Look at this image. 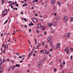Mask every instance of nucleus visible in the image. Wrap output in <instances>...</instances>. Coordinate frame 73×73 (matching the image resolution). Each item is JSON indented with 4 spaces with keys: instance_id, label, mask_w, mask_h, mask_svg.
Here are the masks:
<instances>
[{
    "instance_id": "nucleus-8",
    "label": "nucleus",
    "mask_w": 73,
    "mask_h": 73,
    "mask_svg": "<svg viewBox=\"0 0 73 73\" xmlns=\"http://www.w3.org/2000/svg\"><path fill=\"white\" fill-rule=\"evenodd\" d=\"M47 25L49 27H52V24L51 23H48Z\"/></svg>"
},
{
    "instance_id": "nucleus-21",
    "label": "nucleus",
    "mask_w": 73,
    "mask_h": 73,
    "mask_svg": "<svg viewBox=\"0 0 73 73\" xmlns=\"http://www.w3.org/2000/svg\"><path fill=\"white\" fill-rule=\"evenodd\" d=\"M73 20V17H72L70 19V21H72Z\"/></svg>"
},
{
    "instance_id": "nucleus-2",
    "label": "nucleus",
    "mask_w": 73,
    "mask_h": 73,
    "mask_svg": "<svg viewBox=\"0 0 73 73\" xmlns=\"http://www.w3.org/2000/svg\"><path fill=\"white\" fill-rule=\"evenodd\" d=\"M63 20L65 22H66L68 21V17L67 16L65 15L64 16V18H63Z\"/></svg>"
},
{
    "instance_id": "nucleus-22",
    "label": "nucleus",
    "mask_w": 73,
    "mask_h": 73,
    "mask_svg": "<svg viewBox=\"0 0 73 73\" xmlns=\"http://www.w3.org/2000/svg\"><path fill=\"white\" fill-rule=\"evenodd\" d=\"M53 24L54 26H56V23L55 22L53 23Z\"/></svg>"
},
{
    "instance_id": "nucleus-46",
    "label": "nucleus",
    "mask_w": 73,
    "mask_h": 73,
    "mask_svg": "<svg viewBox=\"0 0 73 73\" xmlns=\"http://www.w3.org/2000/svg\"><path fill=\"white\" fill-rule=\"evenodd\" d=\"M69 37H70V36L69 35H68L67 36V37H68V38H69Z\"/></svg>"
},
{
    "instance_id": "nucleus-17",
    "label": "nucleus",
    "mask_w": 73,
    "mask_h": 73,
    "mask_svg": "<svg viewBox=\"0 0 73 73\" xmlns=\"http://www.w3.org/2000/svg\"><path fill=\"white\" fill-rule=\"evenodd\" d=\"M54 9L55 11L57 10V7H56V6L54 7Z\"/></svg>"
},
{
    "instance_id": "nucleus-19",
    "label": "nucleus",
    "mask_w": 73,
    "mask_h": 73,
    "mask_svg": "<svg viewBox=\"0 0 73 73\" xmlns=\"http://www.w3.org/2000/svg\"><path fill=\"white\" fill-rule=\"evenodd\" d=\"M1 58H0V65H1L2 64H3V62L2 61H1Z\"/></svg>"
},
{
    "instance_id": "nucleus-9",
    "label": "nucleus",
    "mask_w": 73,
    "mask_h": 73,
    "mask_svg": "<svg viewBox=\"0 0 73 73\" xmlns=\"http://www.w3.org/2000/svg\"><path fill=\"white\" fill-rule=\"evenodd\" d=\"M56 20H60V17L59 16H57L56 17Z\"/></svg>"
},
{
    "instance_id": "nucleus-28",
    "label": "nucleus",
    "mask_w": 73,
    "mask_h": 73,
    "mask_svg": "<svg viewBox=\"0 0 73 73\" xmlns=\"http://www.w3.org/2000/svg\"><path fill=\"white\" fill-rule=\"evenodd\" d=\"M15 54L16 55H17V56H19V55H20V54H19V53H15Z\"/></svg>"
},
{
    "instance_id": "nucleus-62",
    "label": "nucleus",
    "mask_w": 73,
    "mask_h": 73,
    "mask_svg": "<svg viewBox=\"0 0 73 73\" xmlns=\"http://www.w3.org/2000/svg\"><path fill=\"white\" fill-rule=\"evenodd\" d=\"M19 58H22V56H19Z\"/></svg>"
},
{
    "instance_id": "nucleus-3",
    "label": "nucleus",
    "mask_w": 73,
    "mask_h": 73,
    "mask_svg": "<svg viewBox=\"0 0 73 73\" xmlns=\"http://www.w3.org/2000/svg\"><path fill=\"white\" fill-rule=\"evenodd\" d=\"M33 51H32L30 52L27 57L28 58H29L30 57H31V55L33 54Z\"/></svg>"
},
{
    "instance_id": "nucleus-24",
    "label": "nucleus",
    "mask_w": 73,
    "mask_h": 73,
    "mask_svg": "<svg viewBox=\"0 0 73 73\" xmlns=\"http://www.w3.org/2000/svg\"><path fill=\"white\" fill-rule=\"evenodd\" d=\"M53 64V62H50V65H52Z\"/></svg>"
},
{
    "instance_id": "nucleus-5",
    "label": "nucleus",
    "mask_w": 73,
    "mask_h": 73,
    "mask_svg": "<svg viewBox=\"0 0 73 73\" xmlns=\"http://www.w3.org/2000/svg\"><path fill=\"white\" fill-rule=\"evenodd\" d=\"M60 43H58L57 44L56 46V49H58V48H60Z\"/></svg>"
},
{
    "instance_id": "nucleus-47",
    "label": "nucleus",
    "mask_w": 73,
    "mask_h": 73,
    "mask_svg": "<svg viewBox=\"0 0 73 73\" xmlns=\"http://www.w3.org/2000/svg\"><path fill=\"white\" fill-rule=\"evenodd\" d=\"M5 51H6V50H5L3 52V53H5Z\"/></svg>"
},
{
    "instance_id": "nucleus-10",
    "label": "nucleus",
    "mask_w": 73,
    "mask_h": 73,
    "mask_svg": "<svg viewBox=\"0 0 73 73\" xmlns=\"http://www.w3.org/2000/svg\"><path fill=\"white\" fill-rule=\"evenodd\" d=\"M42 52L43 54H46V50H44Z\"/></svg>"
},
{
    "instance_id": "nucleus-48",
    "label": "nucleus",
    "mask_w": 73,
    "mask_h": 73,
    "mask_svg": "<svg viewBox=\"0 0 73 73\" xmlns=\"http://www.w3.org/2000/svg\"><path fill=\"white\" fill-rule=\"evenodd\" d=\"M36 32L37 33H39V31H38V30H37Z\"/></svg>"
},
{
    "instance_id": "nucleus-55",
    "label": "nucleus",
    "mask_w": 73,
    "mask_h": 73,
    "mask_svg": "<svg viewBox=\"0 0 73 73\" xmlns=\"http://www.w3.org/2000/svg\"><path fill=\"white\" fill-rule=\"evenodd\" d=\"M15 9L16 11H17V7H15Z\"/></svg>"
},
{
    "instance_id": "nucleus-14",
    "label": "nucleus",
    "mask_w": 73,
    "mask_h": 73,
    "mask_svg": "<svg viewBox=\"0 0 73 73\" xmlns=\"http://www.w3.org/2000/svg\"><path fill=\"white\" fill-rule=\"evenodd\" d=\"M40 27H41V24L39 23L37 27L38 28H40Z\"/></svg>"
},
{
    "instance_id": "nucleus-33",
    "label": "nucleus",
    "mask_w": 73,
    "mask_h": 73,
    "mask_svg": "<svg viewBox=\"0 0 73 73\" xmlns=\"http://www.w3.org/2000/svg\"><path fill=\"white\" fill-rule=\"evenodd\" d=\"M15 5L17 7H19V5H18V4H16V5Z\"/></svg>"
},
{
    "instance_id": "nucleus-26",
    "label": "nucleus",
    "mask_w": 73,
    "mask_h": 73,
    "mask_svg": "<svg viewBox=\"0 0 73 73\" xmlns=\"http://www.w3.org/2000/svg\"><path fill=\"white\" fill-rule=\"evenodd\" d=\"M7 22H8V19H7L6 21L4 22V24H6V23H7Z\"/></svg>"
},
{
    "instance_id": "nucleus-37",
    "label": "nucleus",
    "mask_w": 73,
    "mask_h": 73,
    "mask_svg": "<svg viewBox=\"0 0 73 73\" xmlns=\"http://www.w3.org/2000/svg\"><path fill=\"white\" fill-rule=\"evenodd\" d=\"M29 32H30L32 31V30H31V29H29Z\"/></svg>"
},
{
    "instance_id": "nucleus-35",
    "label": "nucleus",
    "mask_w": 73,
    "mask_h": 73,
    "mask_svg": "<svg viewBox=\"0 0 73 73\" xmlns=\"http://www.w3.org/2000/svg\"><path fill=\"white\" fill-rule=\"evenodd\" d=\"M57 70V69H56V68H55L54 70V72H56Z\"/></svg>"
},
{
    "instance_id": "nucleus-53",
    "label": "nucleus",
    "mask_w": 73,
    "mask_h": 73,
    "mask_svg": "<svg viewBox=\"0 0 73 73\" xmlns=\"http://www.w3.org/2000/svg\"><path fill=\"white\" fill-rule=\"evenodd\" d=\"M20 63H22V62H23V60H21V61H20Z\"/></svg>"
},
{
    "instance_id": "nucleus-6",
    "label": "nucleus",
    "mask_w": 73,
    "mask_h": 73,
    "mask_svg": "<svg viewBox=\"0 0 73 73\" xmlns=\"http://www.w3.org/2000/svg\"><path fill=\"white\" fill-rule=\"evenodd\" d=\"M55 3V0H52L51 1V4H54Z\"/></svg>"
},
{
    "instance_id": "nucleus-38",
    "label": "nucleus",
    "mask_w": 73,
    "mask_h": 73,
    "mask_svg": "<svg viewBox=\"0 0 73 73\" xmlns=\"http://www.w3.org/2000/svg\"><path fill=\"white\" fill-rule=\"evenodd\" d=\"M13 3H11V4L9 5V7H11L12 5H13Z\"/></svg>"
},
{
    "instance_id": "nucleus-29",
    "label": "nucleus",
    "mask_w": 73,
    "mask_h": 73,
    "mask_svg": "<svg viewBox=\"0 0 73 73\" xmlns=\"http://www.w3.org/2000/svg\"><path fill=\"white\" fill-rule=\"evenodd\" d=\"M60 66H61V67H62V68L63 67L62 63H60Z\"/></svg>"
},
{
    "instance_id": "nucleus-49",
    "label": "nucleus",
    "mask_w": 73,
    "mask_h": 73,
    "mask_svg": "<svg viewBox=\"0 0 73 73\" xmlns=\"http://www.w3.org/2000/svg\"><path fill=\"white\" fill-rule=\"evenodd\" d=\"M38 45L39 46H41V44H40V43H38Z\"/></svg>"
},
{
    "instance_id": "nucleus-40",
    "label": "nucleus",
    "mask_w": 73,
    "mask_h": 73,
    "mask_svg": "<svg viewBox=\"0 0 73 73\" xmlns=\"http://www.w3.org/2000/svg\"><path fill=\"white\" fill-rule=\"evenodd\" d=\"M1 72H2V69H0V73H1Z\"/></svg>"
},
{
    "instance_id": "nucleus-34",
    "label": "nucleus",
    "mask_w": 73,
    "mask_h": 73,
    "mask_svg": "<svg viewBox=\"0 0 73 73\" xmlns=\"http://www.w3.org/2000/svg\"><path fill=\"white\" fill-rule=\"evenodd\" d=\"M36 49H38V46H37L36 47Z\"/></svg>"
},
{
    "instance_id": "nucleus-16",
    "label": "nucleus",
    "mask_w": 73,
    "mask_h": 73,
    "mask_svg": "<svg viewBox=\"0 0 73 73\" xmlns=\"http://www.w3.org/2000/svg\"><path fill=\"white\" fill-rule=\"evenodd\" d=\"M70 50L71 52H73V48H70Z\"/></svg>"
},
{
    "instance_id": "nucleus-44",
    "label": "nucleus",
    "mask_w": 73,
    "mask_h": 73,
    "mask_svg": "<svg viewBox=\"0 0 73 73\" xmlns=\"http://www.w3.org/2000/svg\"><path fill=\"white\" fill-rule=\"evenodd\" d=\"M6 48L7 49H8V45L7 44V46Z\"/></svg>"
},
{
    "instance_id": "nucleus-20",
    "label": "nucleus",
    "mask_w": 73,
    "mask_h": 73,
    "mask_svg": "<svg viewBox=\"0 0 73 73\" xmlns=\"http://www.w3.org/2000/svg\"><path fill=\"white\" fill-rule=\"evenodd\" d=\"M32 50L33 51H34V50H35V46H33Z\"/></svg>"
},
{
    "instance_id": "nucleus-64",
    "label": "nucleus",
    "mask_w": 73,
    "mask_h": 73,
    "mask_svg": "<svg viewBox=\"0 0 73 73\" xmlns=\"http://www.w3.org/2000/svg\"><path fill=\"white\" fill-rule=\"evenodd\" d=\"M49 57H50V56H51V54H49Z\"/></svg>"
},
{
    "instance_id": "nucleus-50",
    "label": "nucleus",
    "mask_w": 73,
    "mask_h": 73,
    "mask_svg": "<svg viewBox=\"0 0 73 73\" xmlns=\"http://www.w3.org/2000/svg\"><path fill=\"white\" fill-rule=\"evenodd\" d=\"M72 55H71V56H70V57L71 60H72Z\"/></svg>"
},
{
    "instance_id": "nucleus-32",
    "label": "nucleus",
    "mask_w": 73,
    "mask_h": 73,
    "mask_svg": "<svg viewBox=\"0 0 73 73\" xmlns=\"http://www.w3.org/2000/svg\"><path fill=\"white\" fill-rule=\"evenodd\" d=\"M69 50H68L67 51H66V53L67 54H68L69 53Z\"/></svg>"
},
{
    "instance_id": "nucleus-27",
    "label": "nucleus",
    "mask_w": 73,
    "mask_h": 73,
    "mask_svg": "<svg viewBox=\"0 0 73 73\" xmlns=\"http://www.w3.org/2000/svg\"><path fill=\"white\" fill-rule=\"evenodd\" d=\"M49 51H48L47 52H46V54H49Z\"/></svg>"
},
{
    "instance_id": "nucleus-39",
    "label": "nucleus",
    "mask_w": 73,
    "mask_h": 73,
    "mask_svg": "<svg viewBox=\"0 0 73 73\" xmlns=\"http://www.w3.org/2000/svg\"><path fill=\"white\" fill-rule=\"evenodd\" d=\"M5 61V59H4V58H3V62H4Z\"/></svg>"
},
{
    "instance_id": "nucleus-56",
    "label": "nucleus",
    "mask_w": 73,
    "mask_h": 73,
    "mask_svg": "<svg viewBox=\"0 0 73 73\" xmlns=\"http://www.w3.org/2000/svg\"><path fill=\"white\" fill-rule=\"evenodd\" d=\"M25 6H27V4L26 3H25Z\"/></svg>"
},
{
    "instance_id": "nucleus-45",
    "label": "nucleus",
    "mask_w": 73,
    "mask_h": 73,
    "mask_svg": "<svg viewBox=\"0 0 73 73\" xmlns=\"http://www.w3.org/2000/svg\"><path fill=\"white\" fill-rule=\"evenodd\" d=\"M21 27H22V28H23L24 27V25H21Z\"/></svg>"
},
{
    "instance_id": "nucleus-15",
    "label": "nucleus",
    "mask_w": 73,
    "mask_h": 73,
    "mask_svg": "<svg viewBox=\"0 0 73 73\" xmlns=\"http://www.w3.org/2000/svg\"><path fill=\"white\" fill-rule=\"evenodd\" d=\"M2 4H4V0H1Z\"/></svg>"
},
{
    "instance_id": "nucleus-23",
    "label": "nucleus",
    "mask_w": 73,
    "mask_h": 73,
    "mask_svg": "<svg viewBox=\"0 0 73 73\" xmlns=\"http://www.w3.org/2000/svg\"><path fill=\"white\" fill-rule=\"evenodd\" d=\"M58 5H59V6H60V5H61V3H60V2H58Z\"/></svg>"
},
{
    "instance_id": "nucleus-4",
    "label": "nucleus",
    "mask_w": 73,
    "mask_h": 73,
    "mask_svg": "<svg viewBox=\"0 0 73 73\" xmlns=\"http://www.w3.org/2000/svg\"><path fill=\"white\" fill-rule=\"evenodd\" d=\"M32 20L33 21H34V23H37V22L38 21V20L36 18H34L33 19H32Z\"/></svg>"
},
{
    "instance_id": "nucleus-42",
    "label": "nucleus",
    "mask_w": 73,
    "mask_h": 73,
    "mask_svg": "<svg viewBox=\"0 0 73 73\" xmlns=\"http://www.w3.org/2000/svg\"><path fill=\"white\" fill-rule=\"evenodd\" d=\"M52 50H53V49L50 48V52H52Z\"/></svg>"
},
{
    "instance_id": "nucleus-61",
    "label": "nucleus",
    "mask_w": 73,
    "mask_h": 73,
    "mask_svg": "<svg viewBox=\"0 0 73 73\" xmlns=\"http://www.w3.org/2000/svg\"><path fill=\"white\" fill-rule=\"evenodd\" d=\"M35 16H38V15H37V14H35Z\"/></svg>"
},
{
    "instance_id": "nucleus-63",
    "label": "nucleus",
    "mask_w": 73,
    "mask_h": 73,
    "mask_svg": "<svg viewBox=\"0 0 73 73\" xmlns=\"http://www.w3.org/2000/svg\"><path fill=\"white\" fill-rule=\"evenodd\" d=\"M22 57H25V55H23L22 56Z\"/></svg>"
},
{
    "instance_id": "nucleus-54",
    "label": "nucleus",
    "mask_w": 73,
    "mask_h": 73,
    "mask_svg": "<svg viewBox=\"0 0 73 73\" xmlns=\"http://www.w3.org/2000/svg\"><path fill=\"white\" fill-rule=\"evenodd\" d=\"M67 6L68 7H69V4L67 3Z\"/></svg>"
},
{
    "instance_id": "nucleus-41",
    "label": "nucleus",
    "mask_w": 73,
    "mask_h": 73,
    "mask_svg": "<svg viewBox=\"0 0 73 73\" xmlns=\"http://www.w3.org/2000/svg\"><path fill=\"white\" fill-rule=\"evenodd\" d=\"M35 2H38V0H34Z\"/></svg>"
},
{
    "instance_id": "nucleus-11",
    "label": "nucleus",
    "mask_w": 73,
    "mask_h": 73,
    "mask_svg": "<svg viewBox=\"0 0 73 73\" xmlns=\"http://www.w3.org/2000/svg\"><path fill=\"white\" fill-rule=\"evenodd\" d=\"M48 42L49 44H50L51 45H52V44H53V43L51 41H50V40H48Z\"/></svg>"
},
{
    "instance_id": "nucleus-12",
    "label": "nucleus",
    "mask_w": 73,
    "mask_h": 73,
    "mask_svg": "<svg viewBox=\"0 0 73 73\" xmlns=\"http://www.w3.org/2000/svg\"><path fill=\"white\" fill-rule=\"evenodd\" d=\"M20 64H16V67H18V68H20Z\"/></svg>"
},
{
    "instance_id": "nucleus-18",
    "label": "nucleus",
    "mask_w": 73,
    "mask_h": 73,
    "mask_svg": "<svg viewBox=\"0 0 73 73\" xmlns=\"http://www.w3.org/2000/svg\"><path fill=\"white\" fill-rule=\"evenodd\" d=\"M34 40L35 42V44L36 45L37 43V39H34Z\"/></svg>"
},
{
    "instance_id": "nucleus-57",
    "label": "nucleus",
    "mask_w": 73,
    "mask_h": 73,
    "mask_svg": "<svg viewBox=\"0 0 73 73\" xmlns=\"http://www.w3.org/2000/svg\"><path fill=\"white\" fill-rule=\"evenodd\" d=\"M42 61H45V59H44V58L42 60Z\"/></svg>"
},
{
    "instance_id": "nucleus-59",
    "label": "nucleus",
    "mask_w": 73,
    "mask_h": 73,
    "mask_svg": "<svg viewBox=\"0 0 73 73\" xmlns=\"http://www.w3.org/2000/svg\"><path fill=\"white\" fill-rule=\"evenodd\" d=\"M44 35H46V31H45L44 33Z\"/></svg>"
},
{
    "instance_id": "nucleus-1",
    "label": "nucleus",
    "mask_w": 73,
    "mask_h": 73,
    "mask_svg": "<svg viewBox=\"0 0 73 73\" xmlns=\"http://www.w3.org/2000/svg\"><path fill=\"white\" fill-rule=\"evenodd\" d=\"M7 10L5 9L3 11L2 13V15L3 16H5V15H7Z\"/></svg>"
},
{
    "instance_id": "nucleus-58",
    "label": "nucleus",
    "mask_w": 73,
    "mask_h": 73,
    "mask_svg": "<svg viewBox=\"0 0 73 73\" xmlns=\"http://www.w3.org/2000/svg\"><path fill=\"white\" fill-rule=\"evenodd\" d=\"M40 17H41V18H42V15H40Z\"/></svg>"
},
{
    "instance_id": "nucleus-13",
    "label": "nucleus",
    "mask_w": 73,
    "mask_h": 73,
    "mask_svg": "<svg viewBox=\"0 0 73 73\" xmlns=\"http://www.w3.org/2000/svg\"><path fill=\"white\" fill-rule=\"evenodd\" d=\"M48 41H50L51 40V37L49 36L48 37Z\"/></svg>"
},
{
    "instance_id": "nucleus-43",
    "label": "nucleus",
    "mask_w": 73,
    "mask_h": 73,
    "mask_svg": "<svg viewBox=\"0 0 73 73\" xmlns=\"http://www.w3.org/2000/svg\"><path fill=\"white\" fill-rule=\"evenodd\" d=\"M63 65H65V62H63Z\"/></svg>"
},
{
    "instance_id": "nucleus-51",
    "label": "nucleus",
    "mask_w": 73,
    "mask_h": 73,
    "mask_svg": "<svg viewBox=\"0 0 73 73\" xmlns=\"http://www.w3.org/2000/svg\"><path fill=\"white\" fill-rule=\"evenodd\" d=\"M56 15H57V13H54V16H56Z\"/></svg>"
},
{
    "instance_id": "nucleus-60",
    "label": "nucleus",
    "mask_w": 73,
    "mask_h": 73,
    "mask_svg": "<svg viewBox=\"0 0 73 73\" xmlns=\"http://www.w3.org/2000/svg\"><path fill=\"white\" fill-rule=\"evenodd\" d=\"M42 45H44V42H43L42 43Z\"/></svg>"
},
{
    "instance_id": "nucleus-36",
    "label": "nucleus",
    "mask_w": 73,
    "mask_h": 73,
    "mask_svg": "<svg viewBox=\"0 0 73 73\" xmlns=\"http://www.w3.org/2000/svg\"><path fill=\"white\" fill-rule=\"evenodd\" d=\"M31 25L32 26H33V23H32V22H31Z\"/></svg>"
},
{
    "instance_id": "nucleus-52",
    "label": "nucleus",
    "mask_w": 73,
    "mask_h": 73,
    "mask_svg": "<svg viewBox=\"0 0 73 73\" xmlns=\"http://www.w3.org/2000/svg\"><path fill=\"white\" fill-rule=\"evenodd\" d=\"M24 27H25V28H27V26L25 25H24Z\"/></svg>"
},
{
    "instance_id": "nucleus-7",
    "label": "nucleus",
    "mask_w": 73,
    "mask_h": 73,
    "mask_svg": "<svg viewBox=\"0 0 73 73\" xmlns=\"http://www.w3.org/2000/svg\"><path fill=\"white\" fill-rule=\"evenodd\" d=\"M40 28L42 30H44L45 29V27L41 26L40 27Z\"/></svg>"
},
{
    "instance_id": "nucleus-25",
    "label": "nucleus",
    "mask_w": 73,
    "mask_h": 73,
    "mask_svg": "<svg viewBox=\"0 0 73 73\" xmlns=\"http://www.w3.org/2000/svg\"><path fill=\"white\" fill-rule=\"evenodd\" d=\"M68 50H69V49H68L67 48H66L65 49H64V51H68Z\"/></svg>"
},
{
    "instance_id": "nucleus-31",
    "label": "nucleus",
    "mask_w": 73,
    "mask_h": 73,
    "mask_svg": "<svg viewBox=\"0 0 73 73\" xmlns=\"http://www.w3.org/2000/svg\"><path fill=\"white\" fill-rule=\"evenodd\" d=\"M44 59L45 61H46V60H47L48 59V58L47 57H46V58H44Z\"/></svg>"
},
{
    "instance_id": "nucleus-30",
    "label": "nucleus",
    "mask_w": 73,
    "mask_h": 73,
    "mask_svg": "<svg viewBox=\"0 0 73 73\" xmlns=\"http://www.w3.org/2000/svg\"><path fill=\"white\" fill-rule=\"evenodd\" d=\"M41 65V62H39V65Z\"/></svg>"
}]
</instances>
